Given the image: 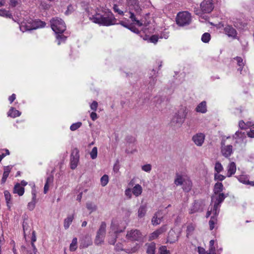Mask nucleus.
Returning <instances> with one entry per match:
<instances>
[{
    "mask_svg": "<svg viewBox=\"0 0 254 254\" xmlns=\"http://www.w3.org/2000/svg\"><path fill=\"white\" fill-rule=\"evenodd\" d=\"M88 13L89 19L100 25L109 26L116 24L117 19L109 9H97V11L92 12L93 10L88 5H82Z\"/></svg>",
    "mask_w": 254,
    "mask_h": 254,
    "instance_id": "f257e3e1",
    "label": "nucleus"
},
{
    "mask_svg": "<svg viewBox=\"0 0 254 254\" xmlns=\"http://www.w3.org/2000/svg\"><path fill=\"white\" fill-rule=\"evenodd\" d=\"M127 1L129 9V18L134 24L141 26L142 23L138 19V17L141 15L142 9L138 0H127Z\"/></svg>",
    "mask_w": 254,
    "mask_h": 254,
    "instance_id": "f03ea898",
    "label": "nucleus"
},
{
    "mask_svg": "<svg viewBox=\"0 0 254 254\" xmlns=\"http://www.w3.org/2000/svg\"><path fill=\"white\" fill-rule=\"evenodd\" d=\"M188 113L187 107L181 108L172 117L170 123V126L174 129L180 127L184 123Z\"/></svg>",
    "mask_w": 254,
    "mask_h": 254,
    "instance_id": "7ed1b4c3",
    "label": "nucleus"
},
{
    "mask_svg": "<svg viewBox=\"0 0 254 254\" xmlns=\"http://www.w3.org/2000/svg\"><path fill=\"white\" fill-rule=\"evenodd\" d=\"M50 22L51 27L55 33H63L65 31V24L61 18L58 17H53Z\"/></svg>",
    "mask_w": 254,
    "mask_h": 254,
    "instance_id": "20e7f679",
    "label": "nucleus"
},
{
    "mask_svg": "<svg viewBox=\"0 0 254 254\" xmlns=\"http://www.w3.org/2000/svg\"><path fill=\"white\" fill-rule=\"evenodd\" d=\"M200 10L195 9L194 12L196 15H200L202 13H208L214 8L212 0H204L200 4Z\"/></svg>",
    "mask_w": 254,
    "mask_h": 254,
    "instance_id": "39448f33",
    "label": "nucleus"
},
{
    "mask_svg": "<svg viewBox=\"0 0 254 254\" xmlns=\"http://www.w3.org/2000/svg\"><path fill=\"white\" fill-rule=\"evenodd\" d=\"M191 20L190 14L187 11L180 12L176 17V23L180 26H185L190 24Z\"/></svg>",
    "mask_w": 254,
    "mask_h": 254,
    "instance_id": "423d86ee",
    "label": "nucleus"
},
{
    "mask_svg": "<svg viewBox=\"0 0 254 254\" xmlns=\"http://www.w3.org/2000/svg\"><path fill=\"white\" fill-rule=\"evenodd\" d=\"M28 23L30 24V25H26L24 26L23 25L20 26L21 30L24 32V31L36 29L37 28L44 27L46 25L45 22L40 19L34 20L30 19L29 21L28 22Z\"/></svg>",
    "mask_w": 254,
    "mask_h": 254,
    "instance_id": "0eeeda50",
    "label": "nucleus"
},
{
    "mask_svg": "<svg viewBox=\"0 0 254 254\" xmlns=\"http://www.w3.org/2000/svg\"><path fill=\"white\" fill-rule=\"evenodd\" d=\"M221 153L224 157L227 158L233 153V146L226 144V140L224 139L221 142Z\"/></svg>",
    "mask_w": 254,
    "mask_h": 254,
    "instance_id": "6e6552de",
    "label": "nucleus"
},
{
    "mask_svg": "<svg viewBox=\"0 0 254 254\" xmlns=\"http://www.w3.org/2000/svg\"><path fill=\"white\" fill-rule=\"evenodd\" d=\"M142 235L137 229H132L127 232L126 238L131 241H138L142 239Z\"/></svg>",
    "mask_w": 254,
    "mask_h": 254,
    "instance_id": "1a4fd4ad",
    "label": "nucleus"
},
{
    "mask_svg": "<svg viewBox=\"0 0 254 254\" xmlns=\"http://www.w3.org/2000/svg\"><path fill=\"white\" fill-rule=\"evenodd\" d=\"M234 60L236 61L237 65L239 66L237 68L238 71H239L241 74H246L248 71L247 67H245L246 64L245 61H244L243 59L240 57H236L234 58Z\"/></svg>",
    "mask_w": 254,
    "mask_h": 254,
    "instance_id": "9d476101",
    "label": "nucleus"
},
{
    "mask_svg": "<svg viewBox=\"0 0 254 254\" xmlns=\"http://www.w3.org/2000/svg\"><path fill=\"white\" fill-rule=\"evenodd\" d=\"M79 159V151L77 148L73 149L70 157V168L74 169L76 168Z\"/></svg>",
    "mask_w": 254,
    "mask_h": 254,
    "instance_id": "9b49d317",
    "label": "nucleus"
},
{
    "mask_svg": "<svg viewBox=\"0 0 254 254\" xmlns=\"http://www.w3.org/2000/svg\"><path fill=\"white\" fill-rule=\"evenodd\" d=\"M205 135L203 133L198 132L193 135L192 140L197 146H201L204 142Z\"/></svg>",
    "mask_w": 254,
    "mask_h": 254,
    "instance_id": "f8f14e48",
    "label": "nucleus"
},
{
    "mask_svg": "<svg viewBox=\"0 0 254 254\" xmlns=\"http://www.w3.org/2000/svg\"><path fill=\"white\" fill-rule=\"evenodd\" d=\"M224 32L229 37L233 39H237L238 33L236 30L231 25H227L224 28Z\"/></svg>",
    "mask_w": 254,
    "mask_h": 254,
    "instance_id": "ddd939ff",
    "label": "nucleus"
},
{
    "mask_svg": "<svg viewBox=\"0 0 254 254\" xmlns=\"http://www.w3.org/2000/svg\"><path fill=\"white\" fill-rule=\"evenodd\" d=\"M227 196V194H225L224 193L213 194L211 197V201L213 202L214 204L221 206V203Z\"/></svg>",
    "mask_w": 254,
    "mask_h": 254,
    "instance_id": "4468645a",
    "label": "nucleus"
},
{
    "mask_svg": "<svg viewBox=\"0 0 254 254\" xmlns=\"http://www.w3.org/2000/svg\"><path fill=\"white\" fill-rule=\"evenodd\" d=\"M188 177L184 174L176 173L174 179V184L176 186H182Z\"/></svg>",
    "mask_w": 254,
    "mask_h": 254,
    "instance_id": "2eb2a0df",
    "label": "nucleus"
},
{
    "mask_svg": "<svg viewBox=\"0 0 254 254\" xmlns=\"http://www.w3.org/2000/svg\"><path fill=\"white\" fill-rule=\"evenodd\" d=\"M220 206H219L217 204H213V205H212L210 208V207L208 208V211L206 213V217H208L211 214H212V216H214L217 218L220 211Z\"/></svg>",
    "mask_w": 254,
    "mask_h": 254,
    "instance_id": "dca6fc26",
    "label": "nucleus"
},
{
    "mask_svg": "<svg viewBox=\"0 0 254 254\" xmlns=\"http://www.w3.org/2000/svg\"><path fill=\"white\" fill-rule=\"evenodd\" d=\"M113 9L115 12L117 13L119 15H124V6L122 2H114Z\"/></svg>",
    "mask_w": 254,
    "mask_h": 254,
    "instance_id": "f3484780",
    "label": "nucleus"
},
{
    "mask_svg": "<svg viewBox=\"0 0 254 254\" xmlns=\"http://www.w3.org/2000/svg\"><path fill=\"white\" fill-rule=\"evenodd\" d=\"M166 230V226H163L160 227L159 229L156 230L152 233L149 238V240L151 241L153 240H155L158 238V237L162 234L163 232H165Z\"/></svg>",
    "mask_w": 254,
    "mask_h": 254,
    "instance_id": "a211bd4d",
    "label": "nucleus"
},
{
    "mask_svg": "<svg viewBox=\"0 0 254 254\" xmlns=\"http://www.w3.org/2000/svg\"><path fill=\"white\" fill-rule=\"evenodd\" d=\"M236 165L235 162H231L227 167V177H230L234 175L236 171Z\"/></svg>",
    "mask_w": 254,
    "mask_h": 254,
    "instance_id": "6ab92c4d",
    "label": "nucleus"
},
{
    "mask_svg": "<svg viewBox=\"0 0 254 254\" xmlns=\"http://www.w3.org/2000/svg\"><path fill=\"white\" fill-rule=\"evenodd\" d=\"M182 186V189L184 191L188 192L191 190L192 187V184L189 177L187 179Z\"/></svg>",
    "mask_w": 254,
    "mask_h": 254,
    "instance_id": "aec40b11",
    "label": "nucleus"
},
{
    "mask_svg": "<svg viewBox=\"0 0 254 254\" xmlns=\"http://www.w3.org/2000/svg\"><path fill=\"white\" fill-rule=\"evenodd\" d=\"M195 111L198 113H201L202 114L205 113L207 112L206 102L203 101L199 103L196 107Z\"/></svg>",
    "mask_w": 254,
    "mask_h": 254,
    "instance_id": "412c9836",
    "label": "nucleus"
},
{
    "mask_svg": "<svg viewBox=\"0 0 254 254\" xmlns=\"http://www.w3.org/2000/svg\"><path fill=\"white\" fill-rule=\"evenodd\" d=\"M13 193H17L19 196H22L24 193V188L20 186V184L16 183L14 186Z\"/></svg>",
    "mask_w": 254,
    "mask_h": 254,
    "instance_id": "4be33fe9",
    "label": "nucleus"
},
{
    "mask_svg": "<svg viewBox=\"0 0 254 254\" xmlns=\"http://www.w3.org/2000/svg\"><path fill=\"white\" fill-rule=\"evenodd\" d=\"M4 195L5 199L6 206L8 210H10L11 204H12L11 195L8 190L4 191Z\"/></svg>",
    "mask_w": 254,
    "mask_h": 254,
    "instance_id": "5701e85b",
    "label": "nucleus"
},
{
    "mask_svg": "<svg viewBox=\"0 0 254 254\" xmlns=\"http://www.w3.org/2000/svg\"><path fill=\"white\" fill-rule=\"evenodd\" d=\"M147 247V254H154L156 250V244L154 242L147 243L146 244Z\"/></svg>",
    "mask_w": 254,
    "mask_h": 254,
    "instance_id": "b1692460",
    "label": "nucleus"
},
{
    "mask_svg": "<svg viewBox=\"0 0 254 254\" xmlns=\"http://www.w3.org/2000/svg\"><path fill=\"white\" fill-rule=\"evenodd\" d=\"M132 192L136 197L139 196L142 192V187L139 184L135 185L132 189Z\"/></svg>",
    "mask_w": 254,
    "mask_h": 254,
    "instance_id": "393cba45",
    "label": "nucleus"
},
{
    "mask_svg": "<svg viewBox=\"0 0 254 254\" xmlns=\"http://www.w3.org/2000/svg\"><path fill=\"white\" fill-rule=\"evenodd\" d=\"M20 115L21 112L14 107H11L7 113V116L13 118L19 117Z\"/></svg>",
    "mask_w": 254,
    "mask_h": 254,
    "instance_id": "a878e982",
    "label": "nucleus"
},
{
    "mask_svg": "<svg viewBox=\"0 0 254 254\" xmlns=\"http://www.w3.org/2000/svg\"><path fill=\"white\" fill-rule=\"evenodd\" d=\"M92 243L91 237L89 235L86 236L84 240H82L80 243V247L86 248Z\"/></svg>",
    "mask_w": 254,
    "mask_h": 254,
    "instance_id": "bb28decb",
    "label": "nucleus"
},
{
    "mask_svg": "<svg viewBox=\"0 0 254 254\" xmlns=\"http://www.w3.org/2000/svg\"><path fill=\"white\" fill-rule=\"evenodd\" d=\"M28 221V220L27 218L24 217L23 218V222L22 223V227H23L24 236L25 237L26 236V232H28V233H29L30 231V226Z\"/></svg>",
    "mask_w": 254,
    "mask_h": 254,
    "instance_id": "cd10ccee",
    "label": "nucleus"
},
{
    "mask_svg": "<svg viewBox=\"0 0 254 254\" xmlns=\"http://www.w3.org/2000/svg\"><path fill=\"white\" fill-rule=\"evenodd\" d=\"M224 189L223 184L221 183H217L215 184L213 192L214 194L221 193Z\"/></svg>",
    "mask_w": 254,
    "mask_h": 254,
    "instance_id": "c85d7f7f",
    "label": "nucleus"
},
{
    "mask_svg": "<svg viewBox=\"0 0 254 254\" xmlns=\"http://www.w3.org/2000/svg\"><path fill=\"white\" fill-rule=\"evenodd\" d=\"M106 224L105 222H102L100 226L99 229H98L97 234L101 235L104 237H105L106 232Z\"/></svg>",
    "mask_w": 254,
    "mask_h": 254,
    "instance_id": "c756f323",
    "label": "nucleus"
},
{
    "mask_svg": "<svg viewBox=\"0 0 254 254\" xmlns=\"http://www.w3.org/2000/svg\"><path fill=\"white\" fill-rule=\"evenodd\" d=\"M159 214V212H157L154 215L151 220V222L153 225L156 226L159 225L161 222L163 217H158Z\"/></svg>",
    "mask_w": 254,
    "mask_h": 254,
    "instance_id": "7c9ffc66",
    "label": "nucleus"
},
{
    "mask_svg": "<svg viewBox=\"0 0 254 254\" xmlns=\"http://www.w3.org/2000/svg\"><path fill=\"white\" fill-rule=\"evenodd\" d=\"M146 213V206L145 205L140 206L137 212V216L139 218L143 217Z\"/></svg>",
    "mask_w": 254,
    "mask_h": 254,
    "instance_id": "2f4dec72",
    "label": "nucleus"
},
{
    "mask_svg": "<svg viewBox=\"0 0 254 254\" xmlns=\"http://www.w3.org/2000/svg\"><path fill=\"white\" fill-rule=\"evenodd\" d=\"M110 229L111 231L110 232L109 234L111 235H112V233L113 234L117 235V234L122 232V230L118 229L117 228V225L113 222H112Z\"/></svg>",
    "mask_w": 254,
    "mask_h": 254,
    "instance_id": "473e14b6",
    "label": "nucleus"
},
{
    "mask_svg": "<svg viewBox=\"0 0 254 254\" xmlns=\"http://www.w3.org/2000/svg\"><path fill=\"white\" fill-rule=\"evenodd\" d=\"M73 219V215H69L64 220V226L65 229H67L69 228L70 224L72 222Z\"/></svg>",
    "mask_w": 254,
    "mask_h": 254,
    "instance_id": "72a5a7b5",
    "label": "nucleus"
},
{
    "mask_svg": "<svg viewBox=\"0 0 254 254\" xmlns=\"http://www.w3.org/2000/svg\"><path fill=\"white\" fill-rule=\"evenodd\" d=\"M56 35V38L58 40V44L60 45L62 42H64L66 39V37L64 36L63 33H55Z\"/></svg>",
    "mask_w": 254,
    "mask_h": 254,
    "instance_id": "f704fd0d",
    "label": "nucleus"
},
{
    "mask_svg": "<svg viewBox=\"0 0 254 254\" xmlns=\"http://www.w3.org/2000/svg\"><path fill=\"white\" fill-rule=\"evenodd\" d=\"M86 208L90 211V213L95 211L97 209V206L94 203L92 202H87L86 203Z\"/></svg>",
    "mask_w": 254,
    "mask_h": 254,
    "instance_id": "c9c22d12",
    "label": "nucleus"
},
{
    "mask_svg": "<svg viewBox=\"0 0 254 254\" xmlns=\"http://www.w3.org/2000/svg\"><path fill=\"white\" fill-rule=\"evenodd\" d=\"M77 248V239L76 238H74L71 242L69 246V250L70 251H75Z\"/></svg>",
    "mask_w": 254,
    "mask_h": 254,
    "instance_id": "e433bc0d",
    "label": "nucleus"
},
{
    "mask_svg": "<svg viewBox=\"0 0 254 254\" xmlns=\"http://www.w3.org/2000/svg\"><path fill=\"white\" fill-rule=\"evenodd\" d=\"M0 16L12 18V15L9 12V11L6 10L5 9H1L0 10Z\"/></svg>",
    "mask_w": 254,
    "mask_h": 254,
    "instance_id": "4c0bfd02",
    "label": "nucleus"
},
{
    "mask_svg": "<svg viewBox=\"0 0 254 254\" xmlns=\"http://www.w3.org/2000/svg\"><path fill=\"white\" fill-rule=\"evenodd\" d=\"M104 238L105 237L97 234L95 239V244L97 245L102 244L104 242Z\"/></svg>",
    "mask_w": 254,
    "mask_h": 254,
    "instance_id": "58836bf2",
    "label": "nucleus"
},
{
    "mask_svg": "<svg viewBox=\"0 0 254 254\" xmlns=\"http://www.w3.org/2000/svg\"><path fill=\"white\" fill-rule=\"evenodd\" d=\"M101 185L102 187L106 186L109 182V177L107 175H104L100 179Z\"/></svg>",
    "mask_w": 254,
    "mask_h": 254,
    "instance_id": "ea45409f",
    "label": "nucleus"
},
{
    "mask_svg": "<svg viewBox=\"0 0 254 254\" xmlns=\"http://www.w3.org/2000/svg\"><path fill=\"white\" fill-rule=\"evenodd\" d=\"M215 173H220L223 170V167L219 162H216L214 167Z\"/></svg>",
    "mask_w": 254,
    "mask_h": 254,
    "instance_id": "a19ab883",
    "label": "nucleus"
},
{
    "mask_svg": "<svg viewBox=\"0 0 254 254\" xmlns=\"http://www.w3.org/2000/svg\"><path fill=\"white\" fill-rule=\"evenodd\" d=\"M199 208V204L197 202H195L193 203V205H192L190 209V213L192 214L198 211Z\"/></svg>",
    "mask_w": 254,
    "mask_h": 254,
    "instance_id": "79ce46f5",
    "label": "nucleus"
},
{
    "mask_svg": "<svg viewBox=\"0 0 254 254\" xmlns=\"http://www.w3.org/2000/svg\"><path fill=\"white\" fill-rule=\"evenodd\" d=\"M217 221V219L216 217L211 216L210 220L209 221V225L210 229L211 230H213L214 228V225L216 224Z\"/></svg>",
    "mask_w": 254,
    "mask_h": 254,
    "instance_id": "37998d69",
    "label": "nucleus"
},
{
    "mask_svg": "<svg viewBox=\"0 0 254 254\" xmlns=\"http://www.w3.org/2000/svg\"><path fill=\"white\" fill-rule=\"evenodd\" d=\"M210 34L208 33H204L201 37V40L203 42L207 43L210 40Z\"/></svg>",
    "mask_w": 254,
    "mask_h": 254,
    "instance_id": "c03bdc74",
    "label": "nucleus"
},
{
    "mask_svg": "<svg viewBox=\"0 0 254 254\" xmlns=\"http://www.w3.org/2000/svg\"><path fill=\"white\" fill-rule=\"evenodd\" d=\"M160 254H170V252L167 250V247L165 246H162L159 249Z\"/></svg>",
    "mask_w": 254,
    "mask_h": 254,
    "instance_id": "a18cd8bd",
    "label": "nucleus"
},
{
    "mask_svg": "<svg viewBox=\"0 0 254 254\" xmlns=\"http://www.w3.org/2000/svg\"><path fill=\"white\" fill-rule=\"evenodd\" d=\"M97 148L96 147H94L92 148L91 151L90 152V155L91 158L92 159H95L97 158Z\"/></svg>",
    "mask_w": 254,
    "mask_h": 254,
    "instance_id": "49530a36",
    "label": "nucleus"
},
{
    "mask_svg": "<svg viewBox=\"0 0 254 254\" xmlns=\"http://www.w3.org/2000/svg\"><path fill=\"white\" fill-rule=\"evenodd\" d=\"M142 170L147 173H149L152 169V166L150 164H147L141 166Z\"/></svg>",
    "mask_w": 254,
    "mask_h": 254,
    "instance_id": "de8ad7c7",
    "label": "nucleus"
},
{
    "mask_svg": "<svg viewBox=\"0 0 254 254\" xmlns=\"http://www.w3.org/2000/svg\"><path fill=\"white\" fill-rule=\"evenodd\" d=\"M238 179L240 182L245 185H247V183L249 181L248 178L245 175H241Z\"/></svg>",
    "mask_w": 254,
    "mask_h": 254,
    "instance_id": "09e8293b",
    "label": "nucleus"
},
{
    "mask_svg": "<svg viewBox=\"0 0 254 254\" xmlns=\"http://www.w3.org/2000/svg\"><path fill=\"white\" fill-rule=\"evenodd\" d=\"M234 138L235 139L237 138H243L246 137L245 132H242V131H237L235 135L233 136Z\"/></svg>",
    "mask_w": 254,
    "mask_h": 254,
    "instance_id": "8fccbe9b",
    "label": "nucleus"
},
{
    "mask_svg": "<svg viewBox=\"0 0 254 254\" xmlns=\"http://www.w3.org/2000/svg\"><path fill=\"white\" fill-rule=\"evenodd\" d=\"M219 173H220L214 174V180L222 181L225 179L226 177L222 175L219 174Z\"/></svg>",
    "mask_w": 254,
    "mask_h": 254,
    "instance_id": "3c124183",
    "label": "nucleus"
},
{
    "mask_svg": "<svg viewBox=\"0 0 254 254\" xmlns=\"http://www.w3.org/2000/svg\"><path fill=\"white\" fill-rule=\"evenodd\" d=\"M175 234V232L173 231H170L169 232L168 237L167 238V242L170 243L171 244L174 243L176 241H177V239H172L171 238V236H173Z\"/></svg>",
    "mask_w": 254,
    "mask_h": 254,
    "instance_id": "603ef678",
    "label": "nucleus"
},
{
    "mask_svg": "<svg viewBox=\"0 0 254 254\" xmlns=\"http://www.w3.org/2000/svg\"><path fill=\"white\" fill-rule=\"evenodd\" d=\"M239 126L241 129H246L250 126L249 123H245L243 121L239 122Z\"/></svg>",
    "mask_w": 254,
    "mask_h": 254,
    "instance_id": "864d4df0",
    "label": "nucleus"
},
{
    "mask_svg": "<svg viewBox=\"0 0 254 254\" xmlns=\"http://www.w3.org/2000/svg\"><path fill=\"white\" fill-rule=\"evenodd\" d=\"M111 234L112 235L110 234L112 237L110 239H109V243L111 245H114L116 242L117 235L113 234V233H112Z\"/></svg>",
    "mask_w": 254,
    "mask_h": 254,
    "instance_id": "5fc2aeb1",
    "label": "nucleus"
},
{
    "mask_svg": "<svg viewBox=\"0 0 254 254\" xmlns=\"http://www.w3.org/2000/svg\"><path fill=\"white\" fill-rule=\"evenodd\" d=\"M194 226L193 225L190 224V225H189V226H188L187 229V236H188L190 235H191L192 234V233L193 232V231H194Z\"/></svg>",
    "mask_w": 254,
    "mask_h": 254,
    "instance_id": "6e6d98bb",
    "label": "nucleus"
},
{
    "mask_svg": "<svg viewBox=\"0 0 254 254\" xmlns=\"http://www.w3.org/2000/svg\"><path fill=\"white\" fill-rule=\"evenodd\" d=\"M20 2V0H10L9 5L11 7H14L17 5Z\"/></svg>",
    "mask_w": 254,
    "mask_h": 254,
    "instance_id": "4d7b16f0",
    "label": "nucleus"
},
{
    "mask_svg": "<svg viewBox=\"0 0 254 254\" xmlns=\"http://www.w3.org/2000/svg\"><path fill=\"white\" fill-rule=\"evenodd\" d=\"M137 245H136L135 247H133L131 249H127L125 250V251L129 254L134 253L136 252L137 250Z\"/></svg>",
    "mask_w": 254,
    "mask_h": 254,
    "instance_id": "13d9d810",
    "label": "nucleus"
},
{
    "mask_svg": "<svg viewBox=\"0 0 254 254\" xmlns=\"http://www.w3.org/2000/svg\"><path fill=\"white\" fill-rule=\"evenodd\" d=\"M98 103L97 102L94 101L90 105V107L92 110L93 111H96L97 110L98 107Z\"/></svg>",
    "mask_w": 254,
    "mask_h": 254,
    "instance_id": "bf43d9fd",
    "label": "nucleus"
},
{
    "mask_svg": "<svg viewBox=\"0 0 254 254\" xmlns=\"http://www.w3.org/2000/svg\"><path fill=\"white\" fill-rule=\"evenodd\" d=\"M79 127V122H77L76 123L73 124L71 125L70 127V129L72 131H74L76 130Z\"/></svg>",
    "mask_w": 254,
    "mask_h": 254,
    "instance_id": "052dcab7",
    "label": "nucleus"
},
{
    "mask_svg": "<svg viewBox=\"0 0 254 254\" xmlns=\"http://www.w3.org/2000/svg\"><path fill=\"white\" fill-rule=\"evenodd\" d=\"M74 10L73 6L70 4L67 6V10L65 12V14H69L71 13Z\"/></svg>",
    "mask_w": 254,
    "mask_h": 254,
    "instance_id": "680f3d73",
    "label": "nucleus"
},
{
    "mask_svg": "<svg viewBox=\"0 0 254 254\" xmlns=\"http://www.w3.org/2000/svg\"><path fill=\"white\" fill-rule=\"evenodd\" d=\"M35 204H36V202H34L32 201L29 202L27 205L28 209L30 211L33 210L35 207Z\"/></svg>",
    "mask_w": 254,
    "mask_h": 254,
    "instance_id": "e2e57ef3",
    "label": "nucleus"
},
{
    "mask_svg": "<svg viewBox=\"0 0 254 254\" xmlns=\"http://www.w3.org/2000/svg\"><path fill=\"white\" fill-rule=\"evenodd\" d=\"M125 195L128 198H129V199L131 198V196H132L131 189L129 188L125 190Z\"/></svg>",
    "mask_w": 254,
    "mask_h": 254,
    "instance_id": "0e129e2a",
    "label": "nucleus"
},
{
    "mask_svg": "<svg viewBox=\"0 0 254 254\" xmlns=\"http://www.w3.org/2000/svg\"><path fill=\"white\" fill-rule=\"evenodd\" d=\"M197 252L199 254H208L207 251H205V250L201 247H197Z\"/></svg>",
    "mask_w": 254,
    "mask_h": 254,
    "instance_id": "69168bd1",
    "label": "nucleus"
},
{
    "mask_svg": "<svg viewBox=\"0 0 254 254\" xmlns=\"http://www.w3.org/2000/svg\"><path fill=\"white\" fill-rule=\"evenodd\" d=\"M150 41L153 43H156L158 40V36L155 35H152L150 39Z\"/></svg>",
    "mask_w": 254,
    "mask_h": 254,
    "instance_id": "338daca9",
    "label": "nucleus"
},
{
    "mask_svg": "<svg viewBox=\"0 0 254 254\" xmlns=\"http://www.w3.org/2000/svg\"><path fill=\"white\" fill-rule=\"evenodd\" d=\"M247 135L250 137H254V126L252 127L250 130L248 132Z\"/></svg>",
    "mask_w": 254,
    "mask_h": 254,
    "instance_id": "774afa93",
    "label": "nucleus"
}]
</instances>
